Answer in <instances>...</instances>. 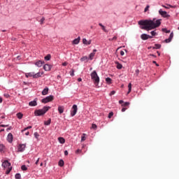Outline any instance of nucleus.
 <instances>
[{"mask_svg": "<svg viewBox=\"0 0 179 179\" xmlns=\"http://www.w3.org/2000/svg\"><path fill=\"white\" fill-rule=\"evenodd\" d=\"M138 24L144 26L141 27L143 30H153V29L159 27V26L162 24V22H160V20H156V19H153L152 20H140L138 21Z\"/></svg>", "mask_w": 179, "mask_h": 179, "instance_id": "1", "label": "nucleus"}, {"mask_svg": "<svg viewBox=\"0 0 179 179\" xmlns=\"http://www.w3.org/2000/svg\"><path fill=\"white\" fill-rule=\"evenodd\" d=\"M50 108H51V107L44 106L42 109L36 110L34 111V115L36 117H40L41 115H44V114H45V113H47V111H48Z\"/></svg>", "mask_w": 179, "mask_h": 179, "instance_id": "2", "label": "nucleus"}, {"mask_svg": "<svg viewBox=\"0 0 179 179\" xmlns=\"http://www.w3.org/2000/svg\"><path fill=\"white\" fill-rule=\"evenodd\" d=\"M91 78L92 79L94 85H96V86H97L99 85V83H100V78H99V76L97 75V72H96V71H94L92 73H91Z\"/></svg>", "mask_w": 179, "mask_h": 179, "instance_id": "3", "label": "nucleus"}, {"mask_svg": "<svg viewBox=\"0 0 179 179\" xmlns=\"http://www.w3.org/2000/svg\"><path fill=\"white\" fill-rule=\"evenodd\" d=\"M2 166L4 167V169H7L6 171V174H9L10 171H12V166H10V163L8 161H4L2 163Z\"/></svg>", "mask_w": 179, "mask_h": 179, "instance_id": "4", "label": "nucleus"}, {"mask_svg": "<svg viewBox=\"0 0 179 179\" xmlns=\"http://www.w3.org/2000/svg\"><path fill=\"white\" fill-rule=\"evenodd\" d=\"M52 100H54V96L50 95L43 99L41 100V102L43 103L44 104H47V103H50V101H52Z\"/></svg>", "mask_w": 179, "mask_h": 179, "instance_id": "5", "label": "nucleus"}, {"mask_svg": "<svg viewBox=\"0 0 179 179\" xmlns=\"http://www.w3.org/2000/svg\"><path fill=\"white\" fill-rule=\"evenodd\" d=\"M73 111L71 113V117H75L76 115V113H78V106L73 105L72 107Z\"/></svg>", "mask_w": 179, "mask_h": 179, "instance_id": "6", "label": "nucleus"}, {"mask_svg": "<svg viewBox=\"0 0 179 179\" xmlns=\"http://www.w3.org/2000/svg\"><path fill=\"white\" fill-rule=\"evenodd\" d=\"M159 13L162 16V17H170V15H169L166 11H163L162 9L159 10Z\"/></svg>", "mask_w": 179, "mask_h": 179, "instance_id": "7", "label": "nucleus"}, {"mask_svg": "<svg viewBox=\"0 0 179 179\" xmlns=\"http://www.w3.org/2000/svg\"><path fill=\"white\" fill-rule=\"evenodd\" d=\"M26 149V144H20L18 145V152H24Z\"/></svg>", "mask_w": 179, "mask_h": 179, "instance_id": "8", "label": "nucleus"}, {"mask_svg": "<svg viewBox=\"0 0 179 179\" xmlns=\"http://www.w3.org/2000/svg\"><path fill=\"white\" fill-rule=\"evenodd\" d=\"M7 141L8 142H9L10 143H12L13 141V135L11 133H9L8 136H7Z\"/></svg>", "mask_w": 179, "mask_h": 179, "instance_id": "9", "label": "nucleus"}, {"mask_svg": "<svg viewBox=\"0 0 179 179\" xmlns=\"http://www.w3.org/2000/svg\"><path fill=\"white\" fill-rule=\"evenodd\" d=\"M43 72H38L37 73H34V79H37V78H41L43 75Z\"/></svg>", "mask_w": 179, "mask_h": 179, "instance_id": "10", "label": "nucleus"}, {"mask_svg": "<svg viewBox=\"0 0 179 179\" xmlns=\"http://www.w3.org/2000/svg\"><path fill=\"white\" fill-rule=\"evenodd\" d=\"M29 106H30L31 107H36V106H37V99H35L34 101H30L29 103Z\"/></svg>", "mask_w": 179, "mask_h": 179, "instance_id": "11", "label": "nucleus"}, {"mask_svg": "<svg viewBox=\"0 0 179 179\" xmlns=\"http://www.w3.org/2000/svg\"><path fill=\"white\" fill-rule=\"evenodd\" d=\"M35 65L36 66H38V68H41V66H43V65H44V62L41 61V60H38V62H36L35 63Z\"/></svg>", "mask_w": 179, "mask_h": 179, "instance_id": "12", "label": "nucleus"}, {"mask_svg": "<svg viewBox=\"0 0 179 179\" xmlns=\"http://www.w3.org/2000/svg\"><path fill=\"white\" fill-rule=\"evenodd\" d=\"M96 52H97V50L94 49L92 53L90 54L89 58L90 59H93L94 58V55H96Z\"/></svg>", "mask_w": 179, "mask_h": 179, "instance_id": "13", "label": "nucleus"}, {"mask_svg": "<svg viewBox=\"0 0 179 179\" xmlns=\"http://www.w3.org/2000/svg\"><path fill=\"white\" fill-rule=\"evenodd\" d=\"M44 71H51V65L46 64L43 66Z\"/></svg>", "mask_w": 179, "mask_h": 179, "instance_id": "14", "label": "nucleus"}, {"mask_svg": "<svg viewBox=\"0 0 179 179\" xmlns=\"http://www.w3.org/2000/svg\"><path fill=\"white\" fill-rule=\"evenodd\" d=\"M25 77L26 78H34V72L26 73Z\"/></svg>", "mask_w": 179, "mask_h": 179, "instance_id": "15", "label": "nucleus"}, {"mask_svg": "<svg viewBox=\"0 0 179 179\" xmlns=\"http://www.w3.org/2000/svg\"><path fill=\"white\" fill-rule=\"evenodd\" d=\"M162 8H165V9H170V8H177V6H171V5H170V4H166V6L162 5Z\"/></svg>", "mask_w": 179, "mask_h": 179, "instance_id": "16", "label": "nucleus"}, {"mask_svg": "<svg viewBox=\"0 0 179 179\" xmlns=\"http://www.w3.org/2000/svg\"><path fill=\"white\" fill-rule=\"evenodd\" d=\"M141 38L142 40H148V39H149V35H148V34H141Z\"/></svg>", "mask_w": 179, "mask_h": 179, "instance_id": "17", "label": "nucleus"}, {"mask_svg": "<svg viewBox=\"0 0 179 179\" xmlns=\"http://www.w3.org/2000/svg\"><path fill=\"white\" fill-rule=\"evenodd\" d=\"M48 90H50L48 89V87H45L43 91H42V95L43 96H47V94H48Z\"/></svg>", "mask_w": 179, "mask_h": 179, "instance_id": "18", "label": "nucleus"}, {"mask_svg": "<svg viewBox=\"0 0 179 179\" xmlns=\"http://www.w3.org/2000/svg\"><path fill=\"white\" fill-rule=\"evenodd\" d=\"M64 106H59L58 111H59V114H62V113H64Z\"/></svg>", "mask_w": 179, "mask_h": 179, "instance_id": "19", "label": "nucleus"}, {"mask_svg": "<svg viewBox=\"0 0 179 179\" xmlns=\"http://www.w3.org/2000/svg\"><path fill=\"white\" fill-rule=\"evenodd\" d=\"M58 141H59V143H62V144L65 143V138H64L62 137H59L58 138Z\"/></svg>", "mask_w": 179, "mask_h": 179, "instance_id": "20", "label": "nucleus"}, {"mask_svg": "<svg viewBox=\"0 0 179 179\" xmlns=\"http://www.w3.org/2000/svg\"><path fill=\"white\" fill-rule=\"evenodd\" d=\"M128 88H129V91L127 92V94H129L131 93V90H132V84L131 83H129Z\"/></svg>", "mask_w": 179, "mask_h": 179, "instance_id": "21", "label": "nucleus"}, {"mask_svg": "<svg viewBox=\"0 0 179 179\" xmlns=\"http://www.w3.org/2000/svg\"><path fill=\"white\" fill-rule=\"evenodd\" d=\"M80 41V38H76L73 41V44H79Z\"/></svg>", "mask_w": 179, "mask_h": 179, "instance_id": "22", "label": "nucleus"}, {"mask_svg": "<svg viewBox=\"0 0 179 179\" xmlns=\"http://www.w3.org/2000/svg\"><path fill=\"white\" fill-rule=\"evenodd\" d=\"M51 124V118L44 122V125H50Z\"/></svg>", "mask_w": 179, "mask_h": 179, "instance_id": "23", "label": "nucleus"}, {"mask_svg": "<svg viewBox=\"0 0 179 179\" xmlns=\"http://www.w3.org/2000/svg\"><path fill=\"white\" fill-rule=\"evenodd\" d=\"M17 117L19 120H22V118H23V115L22 114V113H17Z\"/></svg>", "mask_w": 179, "mask_h": 179, "instance_id": "24", "label": "nucleus"}, {"mask_svg": "<svg viewBox=\"0 0 179 179\" xmlns=\"http://www.w3.org/2000/svg\"><path fill=\"white\" fill-rule=\"evenodd\" d=\"M99 26H100L101 27V29H102V30H103V31L107 32V30L106 29V27H104V25H103V24L99 23Z\"/></svg>", "mask_w": 179, "mask_h": 179, "instance_id": "25", "label": "nucleus"}, {"mask_svg": "<svg viewBox=\"0 0 179 179\" xmlns=\"http://www.w3.org/2000/svg\"><path fill=\"white\" fill-rule=\"evenodd\" d=\"M44 58L45 61H50V59H51V55H48Z\"/></svg>", "mask_w": 179, "mask_h": 179, "instance_id": "26", "label": "nucleus"}, {"mask_svg": "<svg viewBox=\"0 0 179 179\" xmlns=\"http://www.w3.org/2000/svg\"><path fill=\"white\" fill-rule=\"evenodd\" d=\"M88 58L87 56L83 57L80 59V61H82V62L86 61V62H87Z\"/></svg>", "mask_w": 179, "mask_h": 179, "instance_id": "27", "label": "nucleus"}, {"mask_svg": "<svg viewBox=\"0 0 179 179\" xmlns=\"http://www.w3.org/2000/svg\"><path fill=\"white\" fill-rule=\"evenodd\" d=\"M59 166L60 167L64 166V160H62V159H60V160H59Z\"/></svg>", "mask_w": 179, "mask_h": 179, "instance_id": "28", "label": "nucleus"}, {"mask_svg": "<svg viewBox=\"0 0 179 179\" xmlns=\"http://www.w3.org/2000/svg\"><path fill=\"white\" fill-rule=\"evenodd\" d=\"M86 134H83V136L81 137V142H84V141H86Z\"/></svg>", "mask_w": 179, "mask_h": 179, "instance_id": "29", "label": "nucleus"}, {"mask_svg": "<svg viewBox=\"0 0 179 179\" xmlns=\"http://www.w3.org/2000/svg\"><path fill=\"white\" fill-rule=\"evenodd\" d=\"M106 81L107 83H108L109 85H111V81H112L111 78H106Z\"/></svg>", "mask_w": 179, "mask_h": 179, "instance_id": "30", "label": "nucleus"}, {"mask_svg": "<svg viewBox=\"0 0 179 179\" xmlns=\"http://www.w3.org/2000/svg\"><path fill=\"white\" fill-rule=\"evenodd\" d=\"M21 169L22 170V171H26V170H27V167L26 166V165H22L21 166Z\"/></svg>", "mask_w": 179, "mask_h": 179, "instance_id": "31", "label": "nucleus"}, {"mask_svg": "<svg viewBox=\"0 0 179 179\" xmlns=\"http://www.w3.org/2000/svg\"><path fill=\"white\" fill-rule=\"evenodd\" d=\"M27 129H31V126L24 128L23 130H22V132H24V131H27Z\"/></svg>", "mask_w": 179, "mask_h": 179, "instance_id": "32", "label": "nucleus"}, {"mask_svg": "<svg viewBox=\"0 0 179 179\" xmlns=\"http://www.w3.org/2000/svg\"><path fill=\"white\" fill-rule=\"evenodd\" d=\"M15 178H16V179H22V177H21V176H20V173H17V174L15 175Z\"/></svg>", "mask_w": 179, "mask_h": 179, "instance_id": "33", "label": "nucleus"}, {"mask_svg": "<svg viewBox=\"0 0 179 179\" xmlns=\"http://www.w3.org/2000/svg\"><path fill=\"white\" fill-rule=\"evenodd\" d=\"M155 48H157V50H159V48H162V45L160 44H155Z\"/></svg>", "mask_w": 179, "mask_h": 179, "instance_id": "34", "label": "nucleus"}, {"mask_svg": "<svg viewBox=\"0 0 179 179\" xmlns=\"http://www.w3.org/2000/svg\"><path fill=\"white\" fill-rule=\"evenodd\" d=\"M117 69H122V64L118 63L117 65Z\"/></svg>", "mask_w": 179, "mask_h": 179, "instance_id": "35", "label": "nucleus"}, {"mask_svg": "<svg viewBox=\"0 0 179 179\" xmlns=\"http://www.w3.org/2000/svg\"><path fill=\"white\" fill-rule=\"evenodd\" d=\"M5 146H3V145H0V152H3Z\"/></svg>", "mask_w": 179, "mask_h": 179, "instance_id": "36", "label": "nucleus"}, {"mask_svg": "<svg viewBox=\"0 0 179 179\" xmlns=\"http://www.w3.org/2000/svg\"><path fill=\"white\" fill-rule=\"evenodd\" d=\"M149 8H150V6L147 5L144 9V12H148V10H149Z\"/></svg>", "mask_w": 179, "mask_h": 179, "instance_id": "37", "label": "nucleus"}, {"mask_svg": "<svg viewBox=\"0 0 179 179\" xmlns=\"http://www.w3.org/2000/svg\"><path fill=\"white\" fill-rule=\"evenodd\" d=\"M34 137H35L36 139H38V136H40V135L38 134V133L35 132V133L34 134Z\"/></svg>", "mask_w": 179, "mask_h": 179, "instance_id": "38", "label": "nucleus"}, {"mask_svg": "<svg viewBox=\"0 0 179 179\" xmlns=\"http://www.w3.org/2000/svg\"><path fill=\"white\" fill-rule=\"evenodd\" d=\"M162 31H164V33H170V30H167L166 28L162 29Z\"/></svg>", "mask_w": 179, "mask_h": 179, "instance_id": "39", "label": "nucleus"}, {"mask_svg": "<svg viewBox=\"0 0 179 179\" xmlns=\"http://www.w3.org/2000/svg\"><path fill=\"white\" fill-rule=\"evenodd\" d=\"M44 20H45V18L44 17L41 19V24H44Z\"/></svg>", "mask_w": 179, "mask_h": 179, "instance_id": "40", "label": "nucleus"}, {"mask_svg": "<svg viewBox=\"0 0 179 179\" xmlns=\"http://www.w3.org/2000/svg\"><path fill=\"white\" fill-rule=\"evenodd\" d=\"M74 72H75V71H73V69H72V70L70 71V75H71V76H75Z\"/></svg>", "mask_w": 179, "mask_h": 179, "instance_id": "41", "label": "nucleus"}, {"mask_svg": "<svg viewBox=\"0 0 179 179\" xmlns=\"http://www.w3.org/2000/svg\"><path fill=\"white\" fill-rule=\"evenodd\" d=\"M92 129H97V125L96 124H92Z\"/></svg>", "mask_w": 179, "mask_h": 179, "instance_id": "42", "label": "nucleus"}, {"mask_svg": "<svg viewBox=\"0 0 179 179\" xmlns=\"http://www.w3.org/2000/svg\"><path fill=\"white\" fill-rule=\"evenodd\" d=\"M173 37H174V34L173 32L171 33L170 36H169V38L170 40H173Z\"/></svg>", "mask_w": 179, "mask_h": 179, "instance_id": "43", "label": "nucleus"}, {"mask_svg": "<svg viewBox=\"0 0 179 179\" xmlns=\"http://www.w3.org/2000/svg\"><path fill=\"white\" fill-rule=\"evenodd\" d=\"M173 37H174V34L173 32L171 33L170 36H169V38L170 40H173Z\"/></svg>", "mask_w": 179, "mask_h": 179, "instance_id": "44", "label": "nucleus"}, {"mask_svg": "<svg viewBox=\"0 0 179 179\" xmlns=\"http://www.w3.org/2000/svg\"><path fill=\"white\" fill-rule=\"evenodd\" d=\"M151 34L152 36H157V33L156 32V31H151Z\"/></svg>", "mask_w": 179, "mask_h": 179, "instance_id": "45", "label": "nucleus"}, {"mask_svg": "<svg viewBox=\"0 0 179 179\" xmlns=\"http://www.w3.org/2000/svg\"><path fill=\"white\" fill-rule=\"evenodd\" d=\"M83 44H85L86 45H87V40H86V38L83 39Z\"/></svg>", "mask_w": 179, "mask_h": 179, "instance_id": "46", "label": "nucleus"}, {"mask_svg": "<svg viewBox=\"0 0 179 179\" xmlns=\"http://www.w3.org/2000/svg\"><path fill=\"white\" fill-rule=\"evenodd\" d=\"M113 115H114V113H113V112L109 113L108 118H111V117H113Z\"/></svg>", "mask_w": 179, "mask_h": 179, "instance_id": "47", "label": "nucleus"}, {"mask_svg": "<svg viewBox=\"0 0 179 179\" xmlns=\"http://www.w3.org/2000/svg\"><path fill=\"white\" fill-rule=\"evenodd\" d=\"M128 106H129V102H125V103L123 104V107H128Z\"/></svg>", "mask_w": 179, "mask_h": 179, "instance_id": "48", "label": "nucleus"}, {"mask_svg": "<svg viewBox=\"0 0 179 179\" xmlns=\"http://www.w3.org/2000/svg\"><path fill=\"white\" fill-rule=\"evenodd\" d=\"M114 40H117V36H114L113 38H109V41H113Z\"/></svg>", "mask_w": 179, "mask_h": 179, "instance_id": "49", "label": "nucleus"}, {"mask_svg": "<svg viewBox=\"0 0 179 179\" xmlns=\"http://www.w3.org/2000/svg\"><path fill=\"white\" fill-rule=\"evenodd\" d=\"M113 94H115V91L110 92V96H113Z\"/></svg>", "mask_w": 179, "mask_h": 179, "instance_id": "50", "label": "nucleus"}, {"mask_svg": "<svg viewBox=\"0 0 179 179\" xmlns=\"http://www.w3.org/2000/svg\"><path fill=\"white\" fill-rule=\"evenodd\" d=\"M171 41L170 40V38H169L168 39L165 40V43H171Z\"/></svg>", "mask_w": 179, "mask_h": 179, "instance_id": "51", "label": "nucleus"}, {"mask_svg": "<svg viewBox=\"0 0 179 179\" xmlns=\"http://www.w3.org/2000/svg\"><path fill=\"white\" fill-rule=\"evenodd\" d=\"M3 96H4V97H6V99L9 98V94H4Z\"/></svg>", "mask_w": 179, "mask_h": 179, "instance_id": "52", "label": "nucleus"}, {"mask_svg": "<svg viewBox=\"0 0 179 179\" xmlns=\"http://www.w3.org/2000/svg\"><path fill=\"white\" fill-rule=\"evenodd\" d=\"M38 162H40V158H38L36 162H35V164L37 166L38 164Z\"/></svg>", "mask_w": 179, "mask_h": 179, "instance_id": "53", "label": "nucleus"}, {"mask_svg": "<svg viewBox=\"0 0 179 179\" xmlns=\"http://www.w3.org/2000/svg\"><path fill=\"white\" fill-rule=\"evenodd\" d=\"M92 44V41H89L87 42V45H90Z\"/></svg>", "mask_w": 179, "mask_h": 179, "instance_id": "54", "label": "nucleus"}, {"mask_svg": "<svg viewBox=\"0 0 179 179\" xmlns=\"http://www.w3.org/2000/svg\"><path fill=\"white\" fill-rule=\"evenodd\" d=\"M125 52H124V51L121 50L120 51V55H124Z\"/></svg>", "mask_w": 179, "mask_h": 179, "instance_id": "55", "label": "nucleus"}, {"mask_svg": "<svg viewBox=\"0 0 179 179\" xmlns=\"http://www.w3.org/2000/svg\"><path fill=\"white\" fill-rule=\"evenodd\" d=\"M12 129V127H10L9 128H8L6 129L7 132H9V131H10Z\"/></svg>", "mask_w": 179, "mask_h": 179, "instance_id": "56", "label": "nucleus"}, {"mask_svg": "<svg viewBox=\"0 0 179 179\" xmlns=\"http://www.w3.org/2000/svg\"><path fill=\"white\" fill-rule=\"evenodd\" d=\"M127 110V108H122V113H124V111H126Z\"/></svg>", "mask_w": 179, "mask_h": 179, "instance_id": "57", "label": "nucleus"}, {"mask_svg": "<svg viewBox=\"0 0 179 179\" xmlns=\"http://www.w3.org/2000/svg\"><path fill=\"white\" fill-rule=\"evenodd\" d=\"M63 66H66V65H68V63L67 62H64L62 64Z\"/></svg>", "mask_w": 179, "mask_h": 179, "instance_id": "58", "label": "nucleus"}, {"mask_svg": "<svg viewBox=\"0 0 179 179\" xmlns=\"http://www.w3.org/2000/svg\"><path fill=\"white\" fill-rule=\"evenodd\" d=\"M82 152V150H77L76 151V153H80Z\"/></svg>", "mask_w": 179, "mask_h": 179, "instance_id": "59", "label": "nucleus"}, {"mask_svg": "<svg viewBox=\"0 0 179 179\" xmlns=\"http://www.w3.org/2000/svg\"><path fill=\"white\" fill-rule=\"evenodd\" d=\"M64 155H65V156H68V151H67V150H65V151H64Z\"/></svg>", "mask_w": 179, "mask_h": 179, "instance_id": "60", "label": "nucleus"}, {"mask_svg": "<svg viewBox=\"0 0 179 179\" xmlns=\"http://www.w3.org/2000/svg\"><path fill=\"white\" fill-rule=\"evenodd\" d=\"M122 103H124V101H122V100L119 101L120 104H122Z\"/></svg>", "mask_w": 179, "mask_h": 179, "instance_id": "61", "label": "nucleus"}, {"mask_svg": "<svg viewBox=\"0 0 179 179\" xmlns=\"http://www.w3.org/2000/svg\"><path fill=\"white\" fill-rule=\"evenodd\" d=\"M78 82H82V78H78Z\"/></svg>", "mask_w": 179, "mask_h": 179, "instance_id": "62", "label": "nucleus"}, {"mask_svg": "<svg viewBox=\"0 0 179 179\" xmlns=\"http://www.w3.org/2000/svg\"><path fill=\"white\" fill-rule=\"evenodd\" d=\"M29 131H27L26 133H25V135L27 136H29Z\"/></svg>", "mask_w": 179, "mask_h": 179, "instance_id": "63", "label": "nucleus"}, {"mask_svg": "<svg viewBox=\"0 0 179 179\" xmlns=\"http://www.w3.org/2000/svg\"><path fill=\"white\" fill-rule=\"evenodd\" d=\"M2 101H3V99L1 97H0V103H2Z\"/></svg>", "mask_w": 179, "mask_h": 179, "instance_id": "64", "label": "nucleus"}]
</instances>
